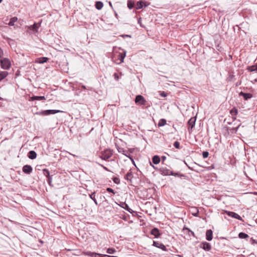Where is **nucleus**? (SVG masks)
I'll return each instance as SVG.
<instances>
[{
	"instance_id": "nucleus-1",
	"label": "nucleus",
	"mask_w": 257,
	"mask_h": 257,
	"mask_svg": "<svg viewBox=\"0 0 257 257\" xmlns=\"http://www.w3.org/2000/svg\"><path fill=\"white\" fill-rule=\"evenodd\" d=\"M1 67L5 70H9L11 67V62L8 58H3L0 59Z\"/></svg>"
},
{
	"instance_id": "nucleus-2",
	"label": "nucleus",
	"mask_w": 257,
	"mask_h": 257,
	"mask_svg": "<svg viewBox=\"0 0 257 257\" xmlns=\"http://www.w3.org/2000/svg\"><path fill=\"white\" fill-rule=\"evenodd\" d=\"M112 150L110 149H106L101 153L100 158L102 160L106 161L112 156Z\"/></svg>"
},
{
	"instance_id": "nucleus-3",
	"label": "nucleus",
	"mask_w": 257,
	"mask_h": 257,
	"mask_svg": "<svg viewBox=\"0 0 257 257\" xmlns=\"http://www.w3.org/2000/svg\"><path fill=\"white\" fill-rule=\"evenodd\" d=\"M62 112L59 110L56 109H48L45 110H42L41 111L37 112L36 113V114L39 115H49L51 114H56L58 112Z\"/></svg>"
},
{
	"instance_id": "nucleus-4",
	"label": "nucleus",
	"mask_w": 257,
	"mask_h": 257,
	"mask_svg": "<svg viewBox=\"0 0 257 257\" xmlns=\"http://www.w3.org/2000/svg\"><path fill=\"white\" fill-rule=\"evenodd\" d=\"M135 102L140 105H146L147 103V101L145 100V98L141 95L136 96Z\"/></svg>"
},
{
	"instance_id": "nucleus-5",
	"label": "nucleus",
	"mask_w": 257,
	"mask_h": 257,
	"mask_svg": "<svg viewBox=\"0 0 257 257\" xmlns=\"http://www.w3.org/2000/svg\"><path fill=\"white\" fill-rule=\"evenodd\" d=\"M156 171L159 172L163 176H170L172 173V171L167 168L166 167H161L159 169H156Z\"/></svg>"
},
{
	"instance_id": "nucleus-6",
	"label": "nucleus",
	"mask_w": 257,
	"mask_h": 257,
	"mask_svg": "<svg viewBox=\"0 0 257 257\" xmlns=\"http://www.w3.org/2000/svg\"><path fill=\"white\" fill-rule=\"evenodd\" d=\"M116 148H117V151L119 153H121L122 154L126 156L128 158H130L134 163V161L133 160V157L132 156H131L130 153H129L128 151L124 150L123 148L118 147V146H116Z\"/></svg>"
},
{
	"instance_id": "nucleus-7",
	"label": "nucleus",
	"mask_w": 257,
	"mask_h": 257,
	"mask_svg": "<svg viewBox=\"0 0 257 257\" xmlns=\"http://www.w3.org/2000/svg\"><path fill=\"white\" fill-rule=\"evenodd\" d=\"M196 120V117H192L189 119V120L188 121L187 124H188V130L189 133L191 132L193 128V127L195 126V122Z\"/></svg>"
},
{
	"instance_id": "nucleus-8",
	"label": "nucleus",
	"mask_w": 257,
	"mask_h": 257,
	"mask_svg": "<svg viewBox=\"0 0 257 257\" xmlns=\"http://www.w3.org/2000/svg\"><path fill=\"white\" fill-rule=\"evenodd\" d=\"M117 204L132 214L135 213V211L130 208L125 202H120L119 203H117Z\"/></svg>"
},
{
	"instance_id": "nucleus-9",
	"label": "nucleus",
	"mask_w": 257,
	"mask_h": 257,
	"mask_svg": "<svg viewBox=\"0 0 257 257\" xmlns=\"http://www.w3.org/2000/svg\"><path fill=\"white\" fill-rule=\"evenodd\" d=\"M200 247L206 251H209L211 248V245L210 243L204 241L200 244Z\"/></svg>"
},
{
	"instance_id": "nucleus-10",
	"label": "nucleus",
	"mask_w": 257,
	"mask_h": 257,
	"mask_svg": "<svg viewBox=\"0 0 257 257\" xmlns=\"http://www.w3.org/2000/svg\"><path fill=\"white\" fill-rule=\"evenodd\" d=\"M226 213L230 217L237 219L239 220H242L241 217L235 212L226 211Z\"/></svg>"
},
{
	"instance_id": "nucleus-11",
	"label": "nucleus",
	"mask_w": 257,
	"mask_h": 257,
	"mask_svg": "<svg viewBox=\"0 0 257 257\" xmlns=\"http://www.w3.org/2000/svg\"><path fill=\"white\" fill-rule=\"evenodd\" d=\"M153 245L156 247L161 249L163 251L167 250L166 246L160 242L154 241Z\"/></svg>"
},
{
	"instance_id": "nucleus-12",
	"label": "nucleus",
	"mask_w": 257,
	"mask_h": 257,
	"mask_svg": "<svg viewBox=\"0 0 257 257\" xmlns=\"http://www.w3.org/2000/svg\"><path fill=\"white\" fill-rule=\"evenodd\" d=\"M83 254L90 257H100L101 255L100 253L91 251H83Z\"/></svg>"
},
{
	"instance_id": "nucleus-13",
	"label": "nucleus",
	"mask_w": 257,
	"mask_h": 257,
	"mask_svg": "<svg viewBox=\"0 0 257 257\" xmlns=\"http://www.w3.org/2000/svg\"><path fill=\"white\" fill-rule=\"evenodd\" d=\"M23 172L26 174H30L33 170L32 167L29 165H26L22 168Z\"/></svg>"
},
{
	"instance_id": "nucleus-14",
	"label": "nucleus",
	"mask_w": 257,
	"mask_h": 257,
	"mask_svg": "<svg viewBox=\"0 0 257 257\" xmlns=\"http://www.w3.org/2000/svg\"><path fill=\"white\" fill-rule=\"evenodd\" d=\"M151 234L154 235L155 237L158 238L160 235L159 230L157 228H154L151 230Z\"/></svg>"
},
{
	"instance_id": "nucleus-15",
	"label": "nucleus",
	"mask_w": 257,
	"mask_h": 257,
	"mask_svg": "<svg viewBox=\"0 0 257 257\" xmlns=\"http://www.w3.org/2000/svg\"><path fill=\"white\" fill-rule=\"evenodd\" d=\"M48 60V58L47 57H43L37 58L35 60V63L39 64H43L46 62Z\"/></svg>"
},
{
	"instance_id": "nucleus-16",
	"label": "nucleus",
	"mask_w": 257,
	"mask_h": 257,
	"mask_svg": "<svg viewBox=\"0 0 257 257\" xmlns=\"http://www.w3.org/2000/svg\"><path fill=\"white\" fill-rule=\"evenodd\" d=\"M213 232L211 229H208L206 232V239L208 241H211L213 238Z\"/></svg>"
},
{
	"instance_id": "nucleus-17",
	"label": "nucleus",
	"mask_w": 257,
	"mask_h": 257,
	"mask_svg": "<svg viewBox=\"0 0 257 257\" xmlns=\"http://www.w3.org/2000/svg\"><path fill=\"white\" fill-rule=\"evenodd\" d=\"M240 96H242L244 98V99L246 100H248V99H250L252 97V94L249 93H244L243 92H240L239 93Z\"/></svg>"
},
{
	"instance_id": "nucleus-18",
	"label": "nucleus",
	"mask_w": 257,
	"mask_h": 257,
	"mask_svg": "<svg viewBox=\"0 0 257 257\" xmlns=\"http://www.w3.org/2000/svg\"><path fill=\"white\" fill-rule=\"evenodd\" d=\"M230 113L232 115L233 119L235 120L236 119V115L238 113V110L234 107L230 110Z\"/></svg>"
},
{
	"instance_id": "nucleus-19",
	"label": "nucleus",
	"mask_w": 257,
	"mask_h": 257,
	"mask_svg": "<svg viewBox=\"0 0 257 257\" xmlns=\"http://www.w3.org/2000/svg\"><path fill=\"white\" fill-rule=\"evenodd\" d=\"M28 157L31 160H34L37 157V153L34 151H30L28 153Z\"/></svg>"
},
{
	"instance_id": "nucleus-20",
	"label": "nucleus",
	"mask_w": 257,
	"mask_h": 257,
	"mask_svg": "<svg viewBox=\"0 0 257 257\" xmlns=\"http://www.w3.org/2000/svg\"><path fill=\"white\" fill-rule=\"evenodd\" d=\"M29 28L35 32L38 31L39 25L37 23H34L33 25L30 26Z\"/></svg>"
},
{
	"instance_id": "nucleus-21",
	"label": "nucleus",
	"mask_w": 257,
	"mask_h": 257,
	"mask_svg": "<svg viewBox=\"0 0 257 257\" xmlns=\"http://www.w3.org/2000/svg\"><path fill=\"white\" fill-rule=\"evenodd\" d=\"M31 100H45L46 98L44 96H33L31 97Z\"/></svg>"
},
{
	"instance_id": "nucleus-22",
	"label": "nucleus",
	"mask_w": 257,
	"mask_h": 257,
	"mask_svg": "<svg viewBox=\"0 0 257 257\" xmlns=\"http://www.w3.org/2000/svg\"><path fill=\"white\" fill-rule=\"evenodd\" d=\"M161 161V158L159 156L155 155L152 158V162L154 164H158Z\"/></svg>"
},
{
	"instance_id": "nucleus-23",
	"label": "nucleus",
	"mask_w": 257,
	"mask_h": 257,
	"mask_svg": "<svg viewBox=\"0 0 257 257\" xmlns=\"http://www.w3.org/2000/svg\"><path fill=\"white\" fill-rule=\"evenodd\" d=\"M9 74L7 71H0V81L6 78Z\"/></svg>"
},
{
	"instance_id": "nucleus-24",
	"label": "nucleus",
	"mask_w": 257,
	"mask_h": 257,
	"mask_svg": "<svg viewBox=\"0 0 257 257\" xmlns=\"http://www.w3.org/2000/svg\"><path fill=\"white\" fill-rule=\"evenodd\" d=\"M144 6L147 7V5L145 4L144 2L142 1L138 2L136 5V9L139 10L143 8Z\"/></svg>"
},
{
	"instance_id": "nucleus-25",
	"label": "nucleus",
	"mask_w": 257,
	"mask_h": 257,
	"mask_svg": "<svg viewBox=\"0 0 257 257\" xmlns=\"http://www.w3.org/2000/svg\"><path fill=\"white\" fill-rule=\"evenodd\" d=\"M133 177V173L130 170L129 172L127 173V174L124 176V179L127 180V181H129L131 182V179Z\"/></svg>"
},
{
	"instance_id": "nucleus-26",
	"label": "nucleus",
	"mask_w": 257,
	"mask_h": 257,
	"mask_svg": "<svg viewBox=\"0 0 257 257\" xmlns=\"http://www.w3.org/2000/svg\"><path fill=\"white\" fill-rule=\"evenodd\" d=\"M95 6L96 9L100 10L102 8L103 4L102 2L98 1L96 2Z\"/></svg>"
},
{
	"instance_id": "nucleus-27",
	"label": "nucleus",
	"mask_w": 257,
	"mask_h": 257,
	"mask_svg": "<svg viewBox=\"0 0 257 257\" xmlns=\"http://www.w3.org/2000/svg\"><path fill=\"white\" fill-rule=\"evenodd\" d=\"M17 20H18L17 17H14L10 19V22L8 23V25L10 26H13L14 25L15 23L17 21Z\"/></svg>"
},
{
	"instance_id": "nucleus-28",
	"label": "nucleus",
	"mask_w": 257,
	"mask_h": 257,
	"mask_svg": "<svg viewBox=\"0 0 257 257\" xmlns=\"http://www.w3.org/2000/svg\"><path fill=\"white\" fill-rule=\"evenodd\" d=\"M167 121L164 118H161L159 120L158 122V126L161 127L166 125Z\"/></svg>"
},
{
	"instance_id": "nucleus-29",
	"label": "nucleus",
	"mask_w": 257,
	"mask_h": 257,
	"mask_svg": "<svg viewBox=\"0 0 257 257\" xmlns=\"http://www.w3.org/2000/svg\"><path fill=\"white\" fill-rule=\"evenodd\" d=\"M247 69L250 72L257 71V65L249 66Z\"/></svg>"
},
{
	"instance_id": "nucleus-30",
	"label": "nucleus",
	"mask_w": 257,
	"mask_h": 257,
	"mask_svg": "<svg viewBox=\"0 0 257 257\" xmlns=\"http://www.w3.org/2000/svg\"><path fill=\"white\" fill-rule=\"evenodd\" d=\"M89 196L90 198L94 201L95 204L96 205H97L98 203H97V200L95 198V192H93L91 194H89Z\"/></svg>"
},
{
	"instance_id": "nucleus-31",
	"label": "nucleus",
	"mask_w": 257,
	"mask_h": 257,
	"mask_svg": "<svg viewBox=\"0 0 257 257\" xmlns=\"http://www.w3.org/2000/svg\"><path fill=\"white\" fill-rule=\"evenodd\" d=\"M43 173L45 176H46L47 178L51 176L50 175V172L47 169H44L43 170Z\"/></svg>"
},
{
	"instance_id": "nucleus-32",
	"label": "nucleus",
	"mask_w": 257,
	"mask_h": 257,
	"mask_svg": "<svg viewBox=\"0 0 257 257\" xmlns=\"http://www.w3.org/2000/svg\"><path fill=\"white\" fill-rule=\"evenodd\" d=\"M172 176H174L178 177H185V175L183 174H179V173H174L172 171V173L171 174Z\"/></svg>"
},
{
	"instance_id": "nucleus-33",
	"label": "nucleus",
	"mask_w": 257,
	"mask_h": 257,
	"mask_svg": "<svg viewBox=\"0 0 257 257\" xmlns=\"http://www.w3.org/2000/svg\"><path fill=\"white\" fill-rule=\"evenodd\" d=\"M238 237L240 238H246L247 237H248V235L244 233V232H240L238 234Z\"/></svg>"
},
{
	"instance_id": "nucleus-34",
	"label": "nucleus",
	"mask_w": 257,
	"mask_h": 257,
	"mask_svg": "<svg viewBox=\"0 0 257 257\" xmlns=\"http://www.w3.org/2000/svg\"><path fill=\"white\" fill-rule=\"evenodd\" d=\"M115 252H116V250L114 248H108L106 250V252L109 254H113Z\"/></svg>"
},
{
	"instance_id": "nucleus-35",
	"label": "nucleus",
	"mask_w": 257,
	"mask_h": 257,
	"mask_svg": "<svg viewBox=\"0 0 257 257\" xmlns=\"http://www.w3.org/2000/svg\"><path fill=\"white\" fill-rule=\"evenodd\" d=\"M240 125H239L236 127H232V128H228V130L230 131L231 133H236L237 131V130L238 127H239Z\"/></svg>"
},
{
	"instance_id": "nucleus-36",
	"label": "nucleus",
	"mask_w": 257,
	"mask_h": 257,
	"mask_svg": "<svg viewBox=\"0 0 257 257\" xmlns=\"http://www.w3.org/2000/svg\"><path fill=\"white\" fill-rule=\"evenodd\" d=\"M134 6V3L131 1H128L127 7L130 10H131Z\"/></svg>"
},
{
	"instance_id": "nucleus-37",
	"label": "nucleus",
	"mask_w": 257,
	"mask_h": 257,
	"mask_svg": "<svg viewBox=\"0 0 257 257\" xmlns=\"http://www.w3.org/2000/svg\"><path fill=\"white\" fill-rule=\"evenodd\" d=\"M173 146L176 149H180V143L178 141H175L174 143Z\"/></svg>"
},
{
	"instance_id": "nucleus-38",
	"label": "nucleus",
	"mask_w": 257,
	"mask_h": 257,
	"mask_svg": "<svg viewBox=\"0 0 257 257\" xmlns=\"http://www.w3.org/2000/svg\"><path fill=\"white\" fill-rule=\"evenodd\" d=\"M119 58L120 59V62H123V59L125 56V53H124V54L121 53L119 55Z\"/></svg>"
},
{
	"instance_id": "nucleus-39",
	"label": "nucleus",
	"mask_w": 257,
	"mask_h": 257,
	"mask_svg": "<svg viewBox=\"0 0 257 257\" xmlns=\"http://www.w3.org/2000/svg\"><path fill=\"white\" fill-rule=\"evenodd\" d=\"M48 183L50 186H52V176L48 177V180H47Z\"/></svg>"
},
{
	"instance_id": "nucleus-40",
	"label": "nucleus",
	"mask_w": 257,
	"mask_h": 257,
	"mask_svg": "<svg viewBox=\"0 0 257 257\" xmlns=\"http://www.w3.org/2000/svg\"><path fill=\"white\" fill-rule=\"evenodd\" d=\"M202 156L203 158L205 159L208 157L209 153L207 151L203 152L202 153Z\"/></svg>"
},
{
	"instance_id": "nucleus-41",
	"label": "nucleus",
	"mask_w": 257,
	"mask_h": 257,
	"mask_svg": "<svg viewBox=\"0 0 257 257\" xmlns=\"http://www.w3.org/2000/svg\"><path fill=\"white\" fill-rule=\"evenodd\" d=\"M106 191L109 192V193H112L113 194H115V192H114V191L111 188H106Z\"/></svg>"
},
{
	"instance_id": "nucleus-42",
	"label": "nucleus",
	"mask_w": 257,
	"mask_h": 257,
	"mask_svg": "<svg viewBox=\"0 0 257 257\" xmlns=\"http://www.w3.org/2000/svg\"><path fill=\"white\" fill-rule=\"evenodd\" d=\"M113 181L114 182V183L116 184H118L120 182L119 181V179L117 178V177H115L113 179Z\"/></svg>"
},
{
	"instance_id": "nucleus-43",
	"label": "nucleus",
	"mask_w": 257,
	"mask_h": 257,
	"mask_svg": "<svg viewBox=\"0 0 257 257\" xmlns=\"http://www.w3.org/2000/svg\"><path fill=\"white\" fill-rule=\"evenodd\" d=\"M160 95L162 97H166V96H167V94L165 92L161 91L160 92Z\"/></svg>"
},
{
	"instance_id": "nucleus-44",
	"label": "nucleus",
	"mask_w": 257,
	"mask_h": 257,
	"mask_svg": "<svg viewBox=\"0 0 257 257\" xmlns=\"http://www.w3.org/2000/svg\"><path fill=\"white\" fill-rule=\"evenodd\" d=\"M113 76H114V79L116 80H118L119 79V76H118V74L116 73H115L113 74Z\"/></svg>"
},
{
	"instance_id": "nucleus-45",
	"label": "nucleus",
	"mask_w": 257,
	"mask_h": 257,
	"mask_svg": "<svg viewBox=\"0 0 257 257\" xmlns=\"http://www.w3.org/2000/svg\"><path fill=\"white\" fill-rule=\"evenodd\" d=\"M121 37H123V38H125V37H129V38H131V35H121L120 36Z\"/></svg>"
},
{
	"instance_id": "nucleus-46",
	"label": "nucleus",
	"mask_w": 257,
	"mask_h": 257,
	"mask_svg": "<svg viewBox=\"0 0 257 257\" xmlns=\"http://www.w3.org/2000/svg\"><path fill=\"white\" fill-rule=\"evenodd\" d=\"M166 159V157L165 156H162L161 157V160H162V162L165 161Z\"/></svg>"
},
{
	"instance_id": "nucleus-47",
	"label": "nucleus",
	"mask_w": 257,
	"mask_h": 257,
	"mask_svg": "<svg viewBox=\"0 0 257 257\" xmlns=\"http://www.w3.org/2000/svg\"><path fill=\"white\" fill-rule=\"evenodd\" d=\"M100 165L101 166V167H102V168H103L104 170H106V171H108V169L106 167H105L104 166H103V165Z\"/></svg>"
},
{
	"instance_id": "nucleus-48",
	"label": "nucleus",
	"mask_w": 257,
	"mask_h": 257,
	"mask_svg": "<svg viewBox=\"0 0 257 257\" xmlns=\"http://www.w3.org/2000/svg\"><path fill=\"white\" fill-rule=\"evenodd\" d=\"M3 55V50L0 48V58Z\"/></svg>"
},
{
	"instance_id": "nucleus-49",
	"label": "nucleus",
	"mask_w": 257,
	"mask_h": 257,
	"mask_svg": "<svg viewBox=\"0 0 257 257\" xmlns=\"http://www.w3.org/2000/svg\"><path fill=\"white\" fill-rule=\"evenodd\" d=\"M184 163L185 164V165H186V166H187V167H188L190 170H193L192 168H191L190 166H189L188 165V164L186 163V162L185 161H184Z\"/></svg>"
},
{
	"instance_id": "nucleus-50",
	"label": "nucleus",
	"mask_w": 257,
	"mask_h": 257,
	"mask_svg": "<svg viewBox=\"0 0 257 257\" xmlns=\"http://www.w3.org/2000/svg\"><path fill=\"white\" fill-rule=\"evenodd\" d=\"M251 240L252 241V243L257 244V241L256 240L253 239V238H251Z\"/></svg>"
},
{
	"instance_id": "nucleus-51",
	"label": "nucleus",
	"mask_w": 257,
	"mask_h": 257,
	"mask_svg": "<svg viewBox=\"0 0 257 257\" xmlns=\"http://www.w3.org/2000/svg\"><path fill=\"white\" fill-rule=\"evenodd\" d=\"M81 87L84 89H87V87L85 86L84 85L82 84L81 85Z\"/></svg>"
},
{
	"instance_id": "nucleus-52",
	"label": "nucleus",
	"mask_w": 257,
	"mask_h": 257,
	"mask_svg": "<svg viewBox=\"0 0 257 257\" xmlns=\"http://www.w3.org/2000/svg\"><path fill=\"white\" fill-rule=\"evenodd\" d=\"M251 82L252 83H253V84H254L255 82H257V79L256 78V79H254V80H253L251 81Z\"/></svg>"
},
{
	"instance_id": "nucleus-53",
	"label": "nucleus",
	"mask_w": 257,
	"mask_h": 257,
	"mask_svg": "<svg viewBox=\"0 0 257 257\" xmlns=\"http://www.w3.org/2000/svg\"><path fill=\"white\" fill-rule=\"evenodd\" d=\"M187 229L189 231H190V232H191V234H192V235L194 236V232H193V231H192L190 230L189 228H187Z\"/></svg>"
},
{
	"instance_id": "nucleus-54",
	"label": "nucleus",
	"mask_w": 257,
	"mask_h": 257,
	"mask_svg": "<svg viewBox=\"0 0 257 257\" xmlns=\"http://www.w3.org/2000/svg\"><path fill=\"white\" fill-rule=\"evenodd\" d=\"M87 89L89 90H92V88L91 87H87Z\"/></svg>"
},
{
	"instance_id": "nucleus-55",
	"label": "nucleus",
	"mask_w": 257,
	"mask_h": 257,
	"mask_svg": "<svg viewBox=\"0 0 257 257\" xmlns=\"http://www.w3.org/2000/svg\"><path fill=\"white\" fill-rule=\"evenodd\" d=\"M198 213H199V211H198V210H197V213L193 214V215L195 216H197Z\"/></svg>"
},
{
	"instance_id": "nucleus-56",
	"label": "nucleus",
	"mask_w": 257,
	"mask_h": 257,
	"mask_svg": "<svg viewBox=\"0 0 257 257\" xmlns=\"http://www.w3.org/2000/svg\"><path fill=\"white\" fill-rule=\"evenodd\" d=\"M122 218L123 220H127L126 217H125V216L122 217Z\"/></svg>"
},
{
	"instance_id": "nucleus-57",
	"label": "nucleus",
	"mask_w": 257,
	"mask_h": 257,
	"mask_svg": "<svg viewBox=\"0 0 257 257\" xmlns=\"http://www.w3.org/2000/svg\"><path fill=\"white\" fill-rule=\"evenodd\" d=\"M154 169H155L156 170V169H159L157 167H155L154 165H152Z\"/></svg>"
},
{
	"instance_id": "nucleus-58",
	"label": "nucleus",
	"mask_w": 257,
	"mask_h": 257,
	"mask_svg": "<svg viewBox=\"0 0 257 257\" xmlns=\"http://www.w3.org/2000/svg\"><path fill=\"white\" fill-rule=\"evenodd\" d=\"M109 4L111 6V7H112V5H111V3L110 2L109 3Z\"/></svg>"
},
{
	"instance_id": "nucleus-59",
	"label": "nucleus",
	"mask_w": 257,
	"mask_h": 257,
	"mask_svg": "<svg viewBox=\"0 0 257 257\" xmlns=\"http://www.w3.org/2000/svg\"><path fill=\"white\" fill-rule=\"evenodd\" d=\"M71 154V155H73L74 157H75V155H73V154Z\"/></svg>"
},
{
	"instance_id": "nucleus-60",
	"label": "nucleus",
	"mask_w": 257,
	"mask_h": 257,
	"mask_svg": "<svg viewBox=\"0 0 257 257\" xmlns=\"http://www.w3.org/2000/svg\"><path fill=\"white\" fill-rule=\"evenodd\" d=\"M117 16V14L116 13H115V16Z\"/></svg>"
},
{
	"instance_id": "nucleus-61",
	"label": "nucleus",
	"mask_w": 257,
	"mask_h": 257,
	"mask_svg": "<svg viewBox=\"0 0 257 257\" xmlns=\"http://www.w3.org/2000/svg\"><path fill=\"white\" fill-rule=\"evenodd\" d=\"M2 98L1 97H0V100H2Z\"/></svg>"
},
{
	"instance_id": "nucleus-62",
	"label": "nucleus",
	"mask_w": 257,
	"mask_h": 257,
	"mask_svg": "<svg viewBox=\"0 0 257 257\" xmlns=\"http://www.w3.org/2000/svg\"><path fill=\"white\" fill-rule=\"evenodd\" d=\"M3 0H0V3L2 2Z\"/></svg>"
}]
</instances>
